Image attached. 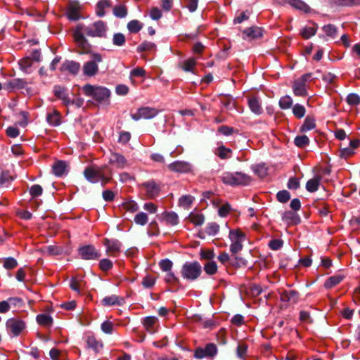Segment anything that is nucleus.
<instances>
[{
  "label": "nucleus",
  "instance_id": "nucleus-24",
  "mask_svg": "<svg viewBox=\"0 0 360 360\" xmlns=\"http://www.w3.org/2000/svg\"><path fill=\"white\" fill-rule=\"evenodd\" d=\"M321 180V176L318 175L308 180L306 184V189L310 193L316 191L319 188Z\"/></svg>",
  "mask_w": 360,
  "mask_h": 360
},
{
  "label": "nucleus",
  "instance_id": "nucleus-33",
  "mask_svg": "<svg viewBox=\"0 0 360 360\" xmlns=\"http://www.w3.org/2000/svg\"><path fill=\"white\" fill-rule=\"evenodd\" d=\"M344 278L342 275H335L329 277L324 283L326 288H332L338 285Z\"/></svg>",
  "mask_w": 360,
  "mask_h": 360
},
{
  "label": "nucleus",
  "instance_id": "nucleus-47",
  "mask_svg": "<svg viewBox=\"0 0 360 360\" xmlns=\"http://www.w3.org/2000/svg\"><path fill=\"white\" fill-rule=\"evenodd\" d=\"M196 65V60L194 58H190L185 61H184L181 64V68L185 72H193V68Z\"/></svg>",
  "mask_w": 360,
  "mask_h": 360
},
{
  "label": "nucleus",
  "instance_id": "nucleus-44",
  "mask_svg": "<svg viewBox=\"0 0 360 360\" xmlns=\"http://www.w3.org/2000/svg\"><path fill=\"white\" fill-rule=\"evenodd\" d=\"M200 257L201 259L210 261H214L215 254L212 249H202L200 252Z\"/></svg>",
  "mask_w": 360,
  "mask_h": 360
},
{
  "label": "nucleus",
  "instance_id": "nucleus-35",
  "mask_svg": "<svg viewBox=\"0 0 360 360\" xmlns=\"http://www.w3.org/2000/svg\"><path fill=\"white\" fill-rule=\"evenodd\" d=\"M195 198L191 195H182L179 199V205L184 207V209H189L193 204Z\"/></svg>",
  "mask_w": 360,
  "mask_h": 360
},
{
  "label": "nucleus",
  "instance_id": "nucleus-62",
  "mask_svg": "<svg viewBox=\"0 0 360 360\" xmlns=\"http://www.w3.org/2000/svg\"><path fill=\"white\" fill-rule=\"evenodd\" d=\"M112 267V262L108 259H102L99 262V268L103 271H107Z\"/></svg>",
  "mask_w": 360,
  "mask_h": 360
},
{
  "label": "nucleus",
  "instance_id": "nucleus-46",
  "mask_svg": "<svg viewBox=\"0 0 360 360\" xmlns=\"http://www.w3.org/2000/svg\"><path fill=\"white\" fill-rule=\"evenodd\" d=\"M113 13L117 18H124L127 15V8L124 5H117L113 8Z\"/></svg>",
  "mask_w": 360,
  "mask_h": 360
},
{
  "label": "nucleus",
  "instance_id": "nucleus-19",
  "mask_svg": "<svg viewBox=\"0 0 360 360\" xmlns=\"http://www.w3.org/2000/svg\"><path fill=\"white\" fill-rule=\"evenodd\" d=\"M80 70V64L72 60L65 61L60 67L61 72H68L72 75H76Z\"/></svg>",
  "mask_w": 360,
  "mask_h": 360
},
{
  "label": "nucleus",
  "instance_id": "nucleus-50",
  "mask_svg": "<svg viewBox=\"0 0 360 360\" xmlns=\"http://www.w3.org/2000/svg\"><path fill=\"white\" fill-rule=\"evenodd\" d=\"M231 265L236 268L245 267L248 262L243 257L236 256L231 259Z\"/></svg>",
  "mask_w": 360,
  "mask_h": 360
},
{
  "label": "nucleus",
  "instance_id": "nucleus-12",
  "mask_svg": "<svg viewBox=\"0 0 360 360\" xmlns=\"http://www.w3.org/2000/svg\"><path fill=\"white\" fill-rule=\"evenodd\" d=\"M79 254L82 259L86 260L97 259L100 257L101 254L91 245H84L79 249Z\"/></svg>",
  "mask_w": 360,
  "mask_h": 360
},
{
  "label": "nucleus",
  "instance_id": "nucleus-10",
  "mask_svg": "<svg viewBox=\"0 0 360 360\" xmlns=\"http://www.w3.org/2000/svg\"><path fill=\"white\" fill-rule=\"evenodd\" d=\"M169 171L176 173H189L192 172V165L186 161L176 160L167 165Z\"/></svg>",
  "mask_w": 360,
  "mask_h": 360
},
{
  "label": "nucleus",
  "instance_id": "nucleus-37",
  "mask_svg": "<svg viewBox=\"0 0 360 360\" xmlns=\"http://www.w3.org/2000/svg\"><path fill=\"white\" fill-rule=\"evenodd\" d=\"M315 127H316V123H315L314 118L312 117H310V116H307L305 118L304 122L303 124L302 125L300 130L302 132H306L307 131L314 129Z\"/></svg>",
  "mask_w": 360,
  "mask_h": 360
},
{
  "label": "nucleus",
  "instance_id": "nucleus-1",
  "mask_svg": "<svg viewBox=\"0 0 360 360\" xmlns=\"http://www.w3.org/2000/svg\"><path fill=\"white\" fill-rule=\"evenodd\" d=\"M106 169V165L103 167L91 165L84 169V175L89 182L95 184L101 181L103 186H104L111 179V172L105 174V170Z\"/></svg>",
  "mask_w": 360,
  "mask_h": 360
},
{
  "label": "nucleus",
  "instance_id": "nucleus-52",
  "mask_svg": "<svg viewBox=\"0 0 360 360\" xmlns=\"http://www.w3.org/2000/svg\"><path fill=\"white\" fill-rule=\"evenodd\" d=\"M219 231V225L215 222L207 224L205 228V232L209 236H215Z\"/></svg>",
  "mask_w": 360,
  "mask_h": 360
},
{
  "label": "nucleus",
  "instance_id": "nucleus-39",
  "mask_svg": "<svg viewBox=\"0 0 360 360\" xmlns=\"http://www.w3.org/2000/svg\"><path fill=\"white\" fill-rule=\"evenodd\" d=\"M316 32V26H305L300 30V34L304 39H309Z\"/></svg>",
  "mask_w": 360,
  "mask_h": 360
},
{
  "label": "nucleus",
  "instance_id": "nucleus-20",
  "mask_svg": "<svg viewBox=\"0 0 360 360\" xmlns=\"http://www.w3.org/2000/svg\"><path fill=\"white\" fill-rule=\"evenodd\" d=\"M243 38L245 40H252L262 36V29L259 27H252L243 31Z\"/></svg>",
  "mask_w": 360,
  "mask_h": 360
},
{
  "label": "nucleus",
  "instance_id": "nucleus-31",
  "mask_svg": "<svg viewBox=\"0 0 360 360\" xmlns=\"http://www.w3.org/2000/svg\"><path fill=\"white\" fill-rule=\"evenodd\" d=\"M122 299L116 296L111 295L104 297L101 302L104 306H114V305H120L122 304Z\"/></svg>",
  "mask_w": 360,
  "mask_h": 360
},
{
  "label": "nucleus",
  "instance_id": "nucleus-17",
  "mask_svg": "<svg viewBox=\"0 0 360 360\" xmlns=\"http://www.w3.org/2000/svg\"><path fill=\"white\" fill-rule=\"evenodd\" d=\"M109 163L117 168L122 169L127 165V160L122 154L112 153L109 158Z\"/></svg>",
  "mask_w": 360,
  "mask_h": 360
},
{
  "label": "nucleus",
  "instance_id": "nucleus-3",
  "mask_svg": "<svg viewBox=\"0 0 360 360\" xmlns=\"http://www.w3.org/2000/svg\"><path fill=\"white\" fill-rule=\"evenodd\" d=\"M221 179L222 182L231 186H245L252 181L249 175L243 172H224Z\"/></svg>",
  "mask_w": 360,
  "mask_h": 360
},
{
  "label": "nucleus",
  "instance_id": "nucleus-21",
  "mask_svg": "<svg viewBox=\"0 0 360 360\" xmlns=\"http://www.w3.org/2000/svg\"><path fill=\"white\" fill-rule=\"evenodd\" d=\"M299 295L295 290L283 291L280 293V299L282 302H296L298 300Z\"/></svg>",
  "mask_w": 360,
  "mask_h": 360
},
{
  "label": "nucleus",
  "instance_id": "nucleus-11",
  "mask_svg": "<svg viewBox=\"0 0 360 360\" xmlns=\"http://www.w3.org/2000/svg\"><path fill=\"white\" fill-rule=\"evenodd\" d=\"M217 353V348L214 344H207L205 348L198 347L195 350L194 357L202 359L205 357H213Z\"/></svg>",
  "mask_w": 360,
  "mask_h": 360
},
{
  "label": "nucleus",
  "instance_id": "nucleus-4",
  "mask_svg": "<svg viewBox=\"0 0 360 360\" xmlns=\"http://www.w3.org/2000/svg\"><path fill=\"white\" fill-rule=\"evenodd\" d=\"M84 25H77L73 32V38L78 49V53L80 54L91 53V46L84 36Z\"/></svg>",
  "mask_w": 360,
  "mask_h": 360
},
{
  "label": "nucleus",
  "instance_id": "nucleus-42",
  "mask_svg": "<svg viewBox=\"0 0 360 360\" xmlns=\"http://www.w3.org/2000/svg\"><path fill=\"white\" fill-rule=\"evenodd\" d=\"M158 319L155 316H148L143 319V323L145 328L150 333L153 331L154 325L157 323Z\"/></svg>",
  "mask_w": 360,
  "mask_h": 360
},
{
  "label": "nucleus",
  "instance_id": "nucleus-36",
  "mask_svg": "<svg viewBox=\"0 0 360 360\" xmlns=\"http://www.w3.org/2000/svg\"><path fill=\"white\" fill-rule=\"evenodd\" d=\"M288 4L293 8L307 13L309 11L310 8L307 4L301 0H289Z\"/></svg>",
  "mask_w": 360,
  "mask_h": 360
},
{
  "label": "nucleus",
  "instance_id": "nucleus-63",
  "mask_svg": "<svg viewBox=\"0 0 360 360\" xmlns=\"http://www.w3.org/2000/svg\"><path fill=\"white\" fill-rule=\"evenodd\" d=\"M172 262L168 259H162L160 262L159 266L160 269L165 272H168L171 271L172 267Z\"/></svg>",
  "mask_w": 360,
  "mask_h": 360
},
{
  "label": "nucleus",
  "instance_id": "nucleus-41",
  "mask_svg": "<svg viewBox=\"0 0 360 360\" xmlns=\"http://www.w3.org/2000/svg\"><path fill=\"white\" fill-rule=\"evenodd\" d=\"M282 219L287 224H296L298 221L297 214L295 212L290 211L285 212L283 214Z\"/></svg>",
  "mask_w": 360,
  "mask_h": 360
},
{
  "label": "nucleus",
  "instance_id": "nucleus-26",
  "mask_svg": "<svg viewBox=\"0 0 360 360\" xmlns=\"http://www.w3.org/2000/svg\"><path fill=\"white\" fill-rule=\"evenodd\" d=\"M53 92L55 96L61 99L64 104L68 105L70 103V101L66 94V89L64 87L56 86H54Z\"/></svg>",
  "mask_w": 360,
  "mask_h": 360
},
{
  "label": "nucleus",
  "instance_id": "nucleus-55",
  "mask_svg": "<svg viewBox=\"0 0 360 360\" xmlns=\"http://www.w3.org/2000/svg\"><path fill=\"white\" fill-rule=\"evenodd\" d=\"M295 144L299 148H304L309 145V139L306 135L296 136L294 140Z\"/></svg>",
  "mask_w": 360,
  "mask_h": 360
},
{
  "label": "nucleus",
  "instance_id": "nucleus-60",
  "mask_svg": "<svg viewBox=\"0 0 360 360\" xmlns=\"http://www.w3.org/2000/svg\"><path fill=\"white\" fill-rule=\"evenodd\" d=\"M217 259L219 260V262L224 265V266H227L228 264H230L231 265V259L230 258V256L229 255V254L226 252H221L217 257Z\"/></svg>",
  "mask_w": 360,
  "mask_h": 360
},
{
  "label": "nucleus",
  "instance_id": "nucleus-18",
  "mask_svg": "<svg viewBox=\"0 0 360 360\" xmlns=\"http://www.w3.org/2000/svg\"><path fill=\"white\" fill-rule=\"evenodd\" d=\"M86 343L89 348L92 349L96 352H100L103 347L102 341L97 339L94 335L86 336Z\"/></svg>",
  "mask_w": 360,
  "mask_h": 360
},
{
  "label": "nucleus",
  "instance_id": "nucleus-45",
  "mask_svg": "<svg viewBox=\"0 0 360 360\" xmlns=\"http://www.w3.org/2000/svg\"><path fill=\"white\" fill-rule=\"evenodd\" d=\"M292 98L289 96H284L279 101V106L283 110H287L292 105Z\"/></svg>",
  "mask_w": 360,
  "mask_h": 360
},
{
  "label": "nucleus",
  "instance_id": "nucleus-59",
  "mask_svg": "<svg viewBox=\"0 0 360 360\" xmlns=\"http://www.w3.org/2000/svg\"><path fill=\"white\" fill-rule=\"evenodd\" d=\"M29 192L32 198H34L42 194L43 188L40 185L35 184L30 187Z\"/></svg>",
  "mask_w": 360,
  "mask_h": 360
},
{
  "label": "nucleus",
  "instance_id": "nucleus-7",
  "mask_svg": "<svg viewBox=\"0 0 360 360\" xmlns=\"http://www.w3.org/2000/svg\"><path fill=\"white\" fill-rule=\"evenodd\" d=\"M311 77V73H307L293 82L292 88L295 96L304 97L307 95V83Z\"/></svg>",
  "mask_w": 360,
  "mask_h": 360
},
{
  "label": "nucleus",
  "instance_id": "nucleus-57",
  "mask_svg": "<svg viewBox=\"0 0 360 360\" xmlns=\"http://www.w3.org/2000/svg\"><path fill=\"white\" fill-rule=\"evenodd\" d=\"M125 36L122 33H116L113 35L112 43L117 46H122L125 44Z\"/></svg>",
  "mask_w": 360,
  "mask_h": 360
},
{
  "label": "nucleus",
  "instance_id": "nucleus-38",
  "mask_svg": "<svg viewBox=\"0 0 360 360\" xmlns=\"http://www.w3.org/2000/svg\"><path fill=\"white\" fill-rule=\"evenodd\" d=\"M143 27L138 20H132L127 23V29L131 33H138Z\"/></svg>",
  "mask_w": 360,
  "mask_h": 360
},
{
  "label": "nucleus",
  "instance_id": "nucleus-2",
  "mask_svg": "<svg viewBox=\"0 0 360 360\" xmlns=\"http://www.w3.org/2000/svg\"><path fill=\"white\" fill-rule=\"evenodd\" d=\"M82 90L86 96L92 97L97 102L106 103L109 101L110 91L106 87L86 84Z\"/></svg>",
  "mask_w": 360,
  "mask_h": 360
},
{
  "label": "nucleus",
  "instance_id": "nucleus-28",
  "mask_svg": "<svg viewBox=\"0 0 360 360\" xmlns=\"http://www.w3.org/2000/svg\"><path fill=\"white\" fill-rule=\"evenodd\" d=\"M248 105L252 112L256 115H260L262 112V108L258 98L255 97L250 98L248 100Z\"/></svg>",
  "mask_w": 360,
  "mask_h": 360
},
{
  "label": "nucleus",
  "instance_id": "nucleus-14",
  "mask_svg": "<svg viewBox=\"0 0 360 360\" xmlns=\"http://www.w3.org/2000/svg\"><path fill=\"white\" fill-rule=\"evenodd\" d=\"M141 187L149 199L155 198L159 195L160 187L154 181L146 182L141 185Z\"/></svg>",
  "mask_w": 360,
  "mask_h": 360
},
{
  "label": "nucleus",
  "instance_id": "nucleus-49",
  "mask_svg": "<svg viewBox=\"0 0 360 360\" xmlns=\"http://www.w3.org/2000/svg\"><path fill=\"white\" fill-rule=\"evenodd\" d=\"M292 110L293 115L298 119L302 118L306 113L304 107L300 104H295L292 107Z\"/></svg>",
  "mask_w": 360,
  "mask_h": 360
},
{
  "label": "nucleus",
  "instance_id": "nucleus-9",
  "mask_svg": "<svg viewBox=\"0 0 360 360\" xmlns=\"http://www.w3.org/2000/svg\"><path fill=\"white\" fill-rule=\"evenodd\" d=\"M158 114V110L154 108L142 107L139 108L135 113L131 114V118L136 121L141 119L148 120L155 117Z\"/></svg>",
  "mask_w": 360,
  "mask_h": 360
},
{
  "label": "nucleus",
  "instance_id": "nucleus-56",
  "mask_svg": "<svg viewBox=\"0 0 360 360\" xmlns=\"http://www.w3.org/2000/svg\"><path fill=\"white\" fill-rule=\"evenodd\" d=\"M322 30L328 37L334 38L337 34V28L333 25H326L322 27Z\"/></svg>",
  "mask_w": 360,
  "mask_h": 360
},
{
  "label": "nucleus",
  "instance_id": "nucleus-13",
  "mask_svg": "<svg viewBox=\"0 0 360 360\" xmlns=\"http://www.w3.org/2000/svg\"><path fill=\"white\" fill-rule=\"evenodd\" d=\"M103 245L106 248V253L111 257H117L121 251V243L117 240L105 238Z\"/></svg>",
  "mask_w": 360,
  "mask_h": 360
},
{
  "label": "nucleus",
  "instance_id": "nucleus-8",
  "mask_svg": "<svg viewBox=\"0 0 360 360\" xmlns=\"http://www.w3.org/2000/svg\"><path fill=\"white\" fill-rule=\"evenodd\" d=\"M83 32L89 37H104L106 34L107 26L104 22L99 20L88 27L84 25Z\"/></svg>",
  "mask_w": 360,
  "mask_h": 360
},
{
  "label": "nucleus",
  "instance_id": "nucleus-22",
  "mask_svg": "<svg viewBox=\"0 0 360 360\" xmlns=\"http://www.w3.org/2000/svg\"><path fill=\"white\" fill-rule=\"evenodd\" d=\"M46 120L49 124L52 126H58L61 123V116L60 112L56 110H53L49 112L46 116Z\"/></svg>",
  "mask_w": 360,
  "mask_h": 360
},
{
  "label": "nucleus",
  "instance_id": "nucleus-64",
  "mask_svg": "<svg viewBox=\"0 0 360 360\" xmlns=\"http://www.w3.org/2000/svg\"><path fill=\"white\" fill-rule=\"evenodd\" d=\"M347 102L349 105H358L360 103V97L356 94H349L347 97Z\"/></svg>",
  "mask_w": 360,
  "mask_h": 360
},
{
  "label": "nucleus",
  "instance_id": "nucleus-27",
  "mask_svg": "<svg viewBox=\"0 0 360 360\" xmlns=\"http://www.w3.org/2000/svg\"><path fill=\"white\" fill-rule=\"evenodd\" d=\"M84 281L82 278H72L70 283V288L77 292L79 295L81 294L82 290L84 287Z\"/></svg>",
  "mask_w": 360,
  "mask_h": 360
},
{
  "label": "nucleus",
  "instance_id": "nucleus-34",
  "mask_svg": "<svg viewBox=\"0 0 360 360\" xmlns=\"http://www.w3.org/2000/svg\"><path fill=\"white\" fill-rule=\"evenodd\" d=\"M37 323L45 327H50L53 324V319L51 316L46 314H41L37 316Z\"/></svg>",
  "mask_w": 360,
  "mask_h": 360
},
{
  "label": "nucleus",
  "instance_id": "nucleus-29",
  "mask_svg": "<svg viewBox=\"0 0 360 360\" xmlns=\"http://www.w3.org/2000/svg\"><path fill=\"white\" fill-rule=\"evenodd\" d=\"M229 238L231 241L243 243L245 239V234L240 229H231L229 231Z\"/></svg>",
  "mask_w": 360,
  "mask_h": 360
},
{
  "label": "nucleus",
  "instance_id": "nucleus-48",
  "mask_svg": "<svg viewBox=\"0 0 360 360\" xmlns=\"http://www.w3.org/2000/svg\"><path fill=\"white\" fill-rule=\"evenodd\" d=\"M122 208L127 212L131 213L136 212L139 210L138 204L134 200L124 202L122 204Z\"/></svg>",
  "mask_w": 360,
  "mask_h": 360
},
{
  "label": "nucleus",
  "instance_id": "nucleus-51",
  "mask_svg": "<svg viewBox=\"0 0 360 360\" xmlns=\"http://www.w3.org/2000/svg\"><path fill=\"white\" fill-rule=\"evenodd\" d=\"M32 63H33V61L31 58L26 57V58H22L19 61V65L22 70L27 72L29 71V69L31 68Z\"/></svg>",
  "mask_w": 360,
  "mask_h": 360
},
{
  "label": "nucleus",
  "instance_id": "nucleus-23",
  "mask_svg": "<svg viewBox=\"0 0 360 360\" xmlns=\"http://www.w3.org/2000/svg\"><path fill=\"white\" fill-rule=\"evenodd\" d=\"M214 154L221 160L229 159L232 155V150L224 145L218 146L214 150Z\"/></svg>",
  "mask_w": 360,
  "mask_h": 360
},
{
  "label": "nucleus",
  "instance_id": "nucleus-40",
  "mask_svg": "<svg viewBox=\"0 0 360 360\" xmlns=\"http://www.w3.org/2000/svg\"><path fill=\"white\" fill-rule=\"evenodd\" d=\"M217 270L218 266L215 261H210L204 264V271L207 275H214Z\"/></svg>",
  "mask_w": 360,
  "mask_h": 360
},
{
  "label": "nucleus",
  "instance_id": "nucleus-43",
  "mask_svg": "<svg viewBox=\"0 0 360 360\" xmlns=\"http://www.w3.org/2000/svg\"><path fill=\"white\" fill-rule=\"evenodd\" d=\"M109 0H101L96 6V13L98 16H103L105 13V9L110 7Z\"/></svg>",
  "mask_w": 360,
  "mask_h": 360
},
{
  "label": "nucleus",
  "instance_id": "nucleus-58",
  "mask_svg": "<svg viewBox=\"0 0 360 360\" xmlns=\"http://www.w3.org/2000/svg\"><path fill=\"white\" fill-rule=\"evenodd\" d=\"M155 49V44L150 41H143L137 47V51L141 53L146 51H151Z\"/></svg>",
  "mask_w": 360,
  "mask_h": 360
},
{
  "label": "nucleus",
  "instance_id": "nucleus-6",
  "mask_svg": "<svg viewBox=\"0 0 360 360\" xmlns=\"http://www.w3.org/2000/svg\"><path fill=\"white\" fill-rule=\"evenodd\" d=\"M201 272V266L197 262H186L183 265L181 269L183 278L191 281L197 279L200 276Z\"/></svg>",
  "mask_w": 360,
  "mask_h": 360
},
{
  "label": "nucleus",
  "instance_id": "nucleus-16",
  "mask_svg": "<svg viewBox=\"0 0 360 360\" xmlns=\"http://www.w3.org/2000/svg\"><path fill=\"white\" fill-rule=\"evenodd\" d=\"M82 7L77 2H70L66 10V15L71 20H77L81 18Z\"/></svg>",
  "mask_w": 360,
  "mask_h": 360
},
{
  "label": "nucleus",
  "instance_id": "nucleus-32",
  "mask_svg": "<svg viewBox=\"0 0 360 360\" xmlns=\"http://www.w3.org/2000/svg\"><path fill=\"white\" fill-rule=\"evenodd\" d=\"M188 219L195 226H201L205 221V217L200 213L191 212L188 217Z\"/></svg>",
  "mask_w": 360,
  "mask_h": 360
},
{
  "label": "nucleus",
  "instance_id": "nucleus-5",
  "mask_svg": "<svg viewBox=\"0 0 360 360\" xmlns=\"http://www.w3.org/2000/svg\"><path fill=\"white\" fill-rule=\"evenodd\" d=\"M91 60L87 61L83 65V74L87 77H93L98 72V63L103 61L102 56L98 53H91L90 55Z\"/></svg>",
  "mask_w": 360,
  "mask_h": 360
},
{
  "label": "nucleus",
  "instance_id": "nucleus-54",
  "mask_svg": "<svg viewBox=\"0 0 360 360\" xmlns=\"http://www.w3.org/2000/svg\"><path fill=\"white\" fill-rule=\"evenodd\" d=\"M252 168L254 173L260 178H264L267 174V169L264 165H257Z\"/></svg>",
  "mask_w": 360,
  "mask_h": 360
},
{
  "label": "nucleus",
  "instance_id": "nucleus-61",
  "mask_svg": "<svg viewBox=\"0 0 360 360\" xmlns=\"http://www.w3.org/2000/svg\"><path fill=\"white\" fill-rule=\"evenodd\" d=\"M18 266V262L13 257H8L4 259V267L6 269H13Z\"/></svg>",
  "mask_w": 360,
  "mask_h": 360
},
{
  "label": "nucleus",
  "instance_id": "nucleus-30",
  "mask_svg": "<svg viewBox=\"0 0 360 360\" xmlns=\"http://www.w3.org/2000/svg\"><path fill=\"white\" fill-rule=\"evenodd\" d=\"M52 169L56 176H60L65 173L67 165L63 161H58L53 164Z\"/></svg>",
  "mask_w": 360,
  "mask_h": 360
},
{
  "label": "nucleus",
  "instance_id": "nucleus-15",
  "mask_svg": "<svg viewBox=\"0 0 360 360\" xmlns=\"http://www.w3.org/2000/svg\"><path fill=\"white\" fill-rule=\"evenodd\" d=\"M6 326L9 331L15 336L19 335L25 328V323L22 321L14 319L8 320Z\"/></svg>",
  "mask_w": 360,
  "mask_h": 360
},
{
  "label": "nucleus",
  "instance_id": "nucleus-25",
  "mask_svg": "<svg viewBox=\"0 0 360 360\" xmlns=\"http://www.w3.org/2000/svg\"><path fill=\"white\" fill-rule=\"evenodd\" d=\"M162 218L165 223L170 226H175L179 223V217L174 212H165Z\"/></svg>",
  "mask_w": 360,
  "mask_h": 360
},
{
  "label": "nucleus",
  "instance_id": "nucleus-53",
  "mask_svg": "<svg viewBox=\"0 0 360 360\" xmlns=\"http://www.w3.org/2000/svg\"><path fill=\"white\" fill-rule=\"evenodd\" d=\"M134 220L136 224L144 226L148 223V217L146 213L139 212L135 215Z\"/></svg>",
  "mask_w": 360,
  "mask_h": 360
}]
</instances>
